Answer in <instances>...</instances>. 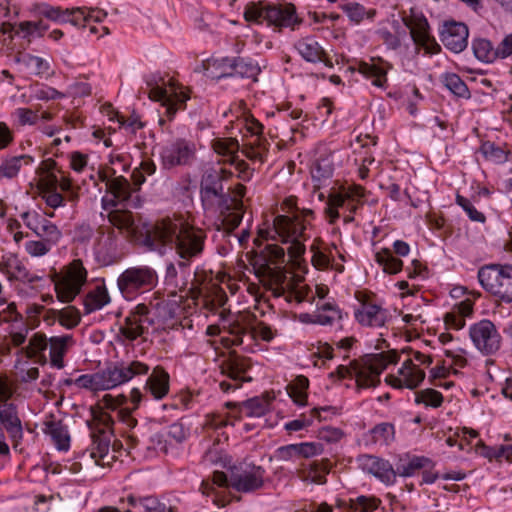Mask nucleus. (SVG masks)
Returning a JSON list of instances; mask_svg holds the SVG:
<instances>
[{"mask_svg":"<svg viewBox=\"0 0 512 512\" xmlns=\"http://www.w3.org/2000/svg\"><path fill=\"white\" fill-rule=\"evenodd\" d=\"M92 443L88 457L95 459L96 464H100L109 455V448L111 443V437L108 431L100 429L97 432H93Z\"/></svg>","mask_w":512,"mask_h":512,"instance_id":"nucleus-26","label":"nucleus"},{"mask_svg":"<svg viewBox=\"0 0 512 512\" xmlns=\"http://www.w3.org/2000/svg\"><path fill=\"white\" fill-rule=\"evenodd\" d=\"M52 247V245L48 244L42 239L37 241H27L25 243V249L27 253L34 257L46 255L52 249Z\"/></svg>","mask_w":512,"mask_h":512,"instance_id":"nucleus-60","label":"nucleus"},{"mask_svg":"<svg viewBox=\"0 0 512 512\" xmlns=\"http://www.w3.org/2000/svg\"><path fill=\"white\" fill-rule=\"evenodd\" d=\"M399 374L402 377L397 379L399 387H406L409 389L418 387L425 378V372L418 367L413 368L412 370H407V368L401 367L399 369Z\"/></svg>","mask_w":512,"mask_h":512,"instance_id":"nucleus-43","label":"nucleus"},{"mask_svg":"<svg viewBox=\"0 0 512 512\" xmlns=\"http://www.w3.org/2000/svg\"><path fill=\"white\" fill-rule=\"evenodd\" d=\"M266 482V470L253 462L242 461L230 467V486L241 493L262 489Z\"/></svg>","mask_w":512,"mask_h":512,"instance_id":"nucleus-8","label":"nucleus"},{"mask_svg":"<svg viewBox=\"0 0 512 512\" xmlns=\"http://www.w3.org/2000/svg\"><path fill=\"white\" fill-rule=\"evenodd\" d=\"M107 190L118 200H128L133 192L131 183L123 176L106 181Z\"/></svg>","mask_w":512,"mask_h":512,"instance_id":"nucleus-37","label":"nucleus"},{"mask_svg":"<svg viewBox=\"0 0 512 512\" xmlns=\"http://www.w3.org/2000/svg\"><path fill=\"white\" fill-rule=\"evenodd\" d=\"M110 302L109 293L105 285L96 286L89 291L84 298V309L86 314L102 309Z\"/></svg>","mask_w":512,"mask_h":512,"instance_id":"nucleus-30","label":"nucleus"},{"mask_svg":"<svg viewBox=\"0 0 512 512\" xmlns=\"http://www.w3.org/2000/svg\"><path fill=\"white\" fill-rule=\"evenodd\" d=\"M295 48L304 60L317 63L323 60L324 49L313 37H305L295 43Z\"/></svg>","mask_w":512,"mask_h":512,"instance_id":"nucleus-28","label":"nucleus"},{"mask_svg":"<svg viewBox=\"0 0 512 512\" xmlns=\"http://www.w3.org/2000/svg\"><path fill=\"white\" fill-rule=\"evenodd\" d=\"M165 284L175 289H179L180 291L185 290L188 286L182 285V275L180 274V276H178L177 267L172 262L166 266Z\"/></svg>","mask_w":512,"mask_h":512,"instance_id":"nucleus-57","label":"nucleus"},{"mask_svg":"<svg viewBox=\"0 0 512 512\" xmlns=\"http://www.w3.org/2000/svg\"><path fill=\"white\" fill-rule=\"evenodd\" d=\"M434 463L431 459L424 456H414L406 465L397 467L396 473L403 477L412 476L416 470L432 469Z\"/></svg>","mask_w":512,"mask_h":512,"instance_id":"nucleus-45","label":"nucleus"},{"mask_svg":"<svg viewBox=\"0 0 512 512\" xmlns=\"http://www.w3.org/2000/svg\"><path fill=\"white\" fill-rule=\"evenodd\" d=\"M402 21L410 30V36L416 45L421 46L430 54L440 52L441 47L432 36L428 20L422 12L411 8L409 15L402 16Z\"/></svg>","mask_w":512,"mask_h":512,"instance_id":"nucleus-13","label":"nucleus"},{"mask_svg":"<svg viewBox=\"0 0 512 512\" xmlns=\"http://www.w3.org/2000/svg\"><path fill=\"white\" fill-rule=\"evenodd\" d=\"M469 336L474 346L483 355L495 354L501 346V336L490 320H481L469 328Z\"/></svg>","mask_w":512,"mask_h":512,"instance_id":"nucleus-14","label":"nucleus"},{"mask_svg":"<svg viewBox=\"0 0 512 512\" xmlns=\"http://www.w3.org/2000/svg\"><path fill=\"white\" fill-rule=\"evenodd\" d=\"M33 96L38 100L49 101L62 99L65 94L49 86L36 87L33 91Z\"/></svg>","mask_w":512,"mask_h":512,"instance_id":"nucleus-59","label":"nucleus"},{"mask_svg":"<svg viewBox=\"0 0 512 512\" xmlns=\"http://www.w3.org/2000/svg\"><path fill=\"white\" fill-rule=\"evenodd\" d=\"M16 62L23 64L35 75H42L50 68L49 63L46 60L28 53H20L16 57Z\"/></svg>","mask_w":512,"mask_h":512,"instance_id":"nucleus-39","label":"nucleus"},{"mask_svg":"<svg viewBox=\"0 0 512 512\" xmlns=\"http://www.w3.org/2000/svg\"><path fill=\"white\" fill-rule=\"evenodd\" d=\"M399 354L395 350H389L378 354L365 356L367 370L355 367V377L358 389L375 387L380 382L379 376L386 369L388 364H396L399 361Z\"/></svg>","mask_w":512,"mask_h":512,"instance_id":"nucleus-9","label":"nucleus"},{"mask_svg":"<svg viewBox=\"0 0 512 512\" xmlns=\"http://www.w3.org/2000/svg\"><path fill=\"white\" fill-rule=\"evenodd\" d=\"M231 193V198L234 200L232 205H229L228 213H219L217 220L219 221L218 230L223 229L227 232L235 230L241 223L245 206L243 197L246 193V187L242 184H237L233 189H228Z\"/></svg>","mask_w":512,"mask_h":512,"instance_id":"nucleus-16","label":"nucleus"},{"mask_svg":"<svg viewBox=\"0 0 512 512\" xmlns=\"http://www.w3.org/2000/svg\"><path fill=\"white\" fill-rule=\"evenodd\" d=\"M379 500L367 497V496H359L354 500H350V509L358 512H372L377 509Z\"/></svg>","mask_w":512,"mask_h":512,"instance_id":"nucleus-54","label":"nucleus"},{"mask_svg":"<svg viewBox=\"0 0 512 512\" xmlns=\"http://www.w3.org/2000/svg\"><path fill=\"white\" fill-rule=\"evenodd\" d=\"M20 217L23 220L26 227L32 230L34 233L38 231L40 225L42 224V221L45 220V217H43L36 211H25L20 215Z\"/></svg>","mask_w":512,"mask_h":512,"instance_id":"nucleus-62","label":"nucleus"},{"mask_svg":"<svg viewBox=\"0 0 512 512\" xmlns=\"http://www.w3.org/2000/svg\"><path fill=\"white\" fill-rule=\"evenodd\" d=\"M469 30L466 24L456 21H446L440 30V40L443 45L454 53L462 52L468 45Z\"/></svg>","mask_w":512,"mask_h":512,"instance_id":"nucleus-18","label":"nucleus"},{"mask_svg":"<svg viewBox=\"0 0 512 512\" xmlns=\"http://www.w3.org/2000/svg\"><path fill=\"white\" fill-rule=\"evenodd\" d=\"M146 388L154 398L162 399L169 391V374L162 367H155L146 381Z\"/></svg>","mask_w":512,"mask_h":512,"instance_id":"nucleus-27","label":"nucleus"},{"mask_svg":"<svg viewBox=\"0 0 512 512\" xmlns=\"http://www.w3.org/2000/svg\"><path fill=\"white\" fill-rule=\"evenodd\" d=\"M249 333L253 339L260 338L263 341H271L275 334L271 327L265 322H258L255 326H244L236 323L231 326L230 334L234 335L233 345L239 346L243 343V336Z\"/></svg>","mask_w":512,"mask_h":512,"instance_id":"nucleus-24","label":"nucleus"},{"mask_svg":"<svg viewBox=\"0 0 512 512\" xmlns=\"http://www.w3.org/2000/svg\"><path fill=\"white\" fill-rule=\"evenodd\" d=\"M232 172L224 169L205 170L200 181V200L205 212L219 214L228 213L229 205L234 203L231 193L224 190L223 181L228 179Z\"/></svg>","mask_w":512,"mask_h":512,"instance_id":"nucleus-3","label":"nucleus"},{"mask_svg":"<svg viewBox=\"0 0 512 512\" xmlns=\"http://www.w3.org/2000/svg\"><path fill=\"white\" fill-rule=\"evenodd\" d=\"M163 169L191 166L196 160V145L185 138H176L167 142L160 151Z\"/></svg>","mask_w":512,"mask_h":512,"instance_id":"nucleus-10","label":"nucleus"},{"mask_svg":"<svg viewBox=\"0 0 512 512\" xmlns=\"http://www.w3.org/2000/svg\"><path fill=\"white\" fill-rule=\"evenodd\" d=\"M335 170L333 153L325 147L317 150V157L311 166V177L313 182L321 183L330 179Z\"/></svg>","mask_w":512,"mask_h":512,"instance_id":"nucleus-22","label":"nucleus"},{"mask_svg":"<svg viewBox=\"0 0 512 512\" xmlns=\"http://www.w3.org/2000/svg\"><path fill=\"white\" fill-rule=\"evenodd\" d=\"M251 368L250 359L239 356L235 351L230 352L229 356L219 364L220 372L223 376L232 382L221 381L219 387L221 391L227 393L241 388L243 382H250L252 378L245 374Z\"/></svg>","mask_w":512,"mask_h":512,"instance_id":"nucleus-12","label":"nucleus"},{"mask_svg":"<svg viewBox=\"0 0 512 512\" xmlns=\"http://www.w3.org/2000/svg\"><path fill=\"white\" fill-rule=\"evenodd\" d=\"M109 224L135 238L151 251L162 253L167 245L175 248L180 258H198L204 251L206 235L200 229L161 219L153 223L128 210H111L107 214Z\"/></svg>","mask_w":512,"mask_h":512,"instance_id":"nucleus-1","label":"nucleus"},{"mask_svg":"<svg viewBox=\"0 0 512 512\" xmlns=\"http://www.w3.org/2000/svg\"><path fill=\"white\" fill-rule=\"evenodd\" d=\"M87 281V271L81 260H73L61 274H55L53 282L59 301L72 302Z\"/></svg>","mask_w":512,"mask_h":512,"instance_id":"nucleus-7","label":"nucleus"},{"mask_svg":"<svg viewBox=\"0 0 512 512\" xmlns=\"http://www.w3.org/2000/svg\"><path fill=\"white\" fill-rule=\"evenodd\" d=\"M157 272L149 266H135L124 270L117 279V286L126 300L151 291L157 286Z\"/></svg>","mask_w":512,"mask_h":512,"instance_id":"nucleus-6","label":"nucleus"},{"mask_svg":"<svg viewBox=\"0 0 512 512\" xmlns=\"http://www.w3.org/2000/svg\"><path fill=\"white\" fill-rule=\"evenodd\" d=\"M416 403H424L426 406L434 408L440 407L443 403V395L432 388L424 389L416 394Z\"/></svg>","mask_w":512,"mask_h":512,"instance_id":"nucleus-50","label":"nucleus"},{"mask_svg":"<svg viewBox=\"0 0 512 512\" xmlns=\"http://www.w3.org/2000/svg\"><path fill=\"white\" fill-rule=\"evenodd\" d=\"M43 431L51 436L59 450H67L69 447L70 437L66 426L62 421L48 420L44 422Z\"/></svg>","mask_w":512,"mask_h":512,"instance_id":"nucleus-29","label":"nucleus"},{"mask_svg":"<svg viewBox=\"0 0 512 512\" xmlns=\"http://www.w3.org/2000/svg\"><path fill=\"white\" fill-rule=\"evenodd\" d=\"M358 71L366 78L372 79V84L378 88H385L387 82L386 71L375 64L359 62Z\"/></svg>","mask_w":512,"mask_h":512,"instance_id":"nucleus-38","label":"nucleus"},{"mask_svg":"<svg viewBox=\"0 0 512 512\" xmlns=\"http://www.w3.org/2000/svg\"><path fill=\"white\" fill-rule=\"evenodd\" d=\"M268 150V141L265 138L259 137L256 138L254 143H251L249 146L245 147L243 152L249 159L263 162L265 160L266 154L268 153Z\"/></svg>","mask_w":512,"mask_h":512,"instance_id":"nucleus-49","label":"nucleus"},{"mask_svg":"<svg viewBox=\"0 0 512 512\" xmlns=\"http://www.w3.org/2000/svg\"><path fill=\"white\" fill-rule=\"evenodd\" d=\"M166 436L170 445L182 444L190 436V427L184 423L183 419H180L167 427Z\"/></svg>","mask_w":512,"mask_h":512,"instance_id":"nucleus-46","label":"nucleus"},{"mask_svg":"<svg viewBox=\"0 0 512 512\" xmlns=\"http://www.w3.org/2000/svg\"><path fill=\"white\" fill-rule=\"evenodd\" d=\"M269 411V402L260 398L254 397L246 400L242 404L241 413L250 418H260Z\"/></svg>","mask_w":512,"mask_h":512,"instance_id":"nucleus-40","label":"nucleus"},{"mask_svg":"<svg viewBox=\"0 0 512 512\" xmlns=\"http://www.w3.org/2000/svg\"><path fill=\"white\" fill-rule=\"evenodd\" d=\"M456 203L466 212L471 221L485 223L486 216L478 211L468 198L457 194Z\"/></svg>","mask_w":512,"mask_h":512,"instance_id":"nucleus-52","label":"nucleus"},{"mask_svg":"<svg viewBox=\"0 0 512 512\" xmlns=\"http://www.w3.org/2000/svg\"><path fill=\"white\" fill-rule=\"evenodd\" d=\"M13 262L15 265L12 264V268L14 267L15 272H8L10 280L15 279L22 282L34 283L42 279L41 276L30 274V272L20 262H18L17 259H14Z\"/></svg>","mask_w":512,"mask_h":512,"instance_id":"nucleus-55","label":"nucleus"},{"mask_svg":"<svg viewBox=\"0 0 512 512\" xmlns=\"http://www.w3.org/2000/svg\"><path fill=\"white\" fill-rule=\"evenodd\" d=\"M375 261L382 266L386 274H397L403 268V261L393 256L389 248H382L375 253Z\"/></svg>","mask_w":512,"mask_h":512,"instance_id":"nucleus-36","label":"nucleus"},{"mask_svg":"<svg viewBox=\"0 0 512 512\" xmlns=\"http://www.w3.org/2000/svg\"><path fill=\"white\" fill-rule=\"evenodd\" d=\"M220 65L229 68L230 71L222 72L217 76L218 79L238 75L240 77L253 78L256 80V76L261 71L259 65L250 58H223Z\"/></svg>","mask_w":512,"mask_h":512,"instance_id":"nucleus-20","label":"nucleus"},{"mask_svg":"<svg viewBox=\"0 0 512 512\" xmlns=\"http://www.w3.org/2000/svg\"><path fill=\"white\" fill-rule=\"evenodd\" d=\"M441 83L456 97L469 99L470 91L466 83L455 73H444L440 76Z\"/></svg>","mask_w":512,"mask_h":512,"instance_id":"nucleus-35","label":"nucleus"},{"mask_svg":"<svg viewBox=\"0 0 512 512\" xmlns=\"http://www.w3.org/2000/svg\"><path fill=\"white\" fill-rule=\"evenodd\" d=\"M472 50L475 57L485 63H493L495 60L500 59L498 45L494 47L492 42L486 38L473 39Z\"/></svg>","mask_w":512,"mask_h":512,"instance_id":"nucleus-31","label":"nucleus"},{"mask_svg":"<svg viewBox=\"0 0 512 512\" xmlns=\"http://www.w3.org/2000/svg\"><path fill=\"white\" fill-rule=\"evenodd\" d=\"M22 161H25L26 164L32 163L33 158L29 155H21L5 160L0 165V178L11 179L15 177L21 168Z\"/></svg>","mask_w":512,"mask_h":512,"instance_id":"nucleus-44","label":"nucleus"},{"mask_svg":"<svg viewBox=\"0 0 512 512\" xmlns=\"http://www.w3.org/2000/svg\"><path fill=\"white\" fill-rule=\"evenodd\" d=\"M48 29L49 26L45 24L42 20H39L37 22L24 21L19 24V31H21L24 34V38H27L32 35L43 36Z\"/></svg>","mask_w":512,"mask_h":512,"instance_id":"nucleus-53","label":"nucleus"},{"mask_svg":"<svg viewBox=\"0 0 512 512\" xmlns=\"http://www.w3.org/2000/svg\"><path fill=\"white\" fill-rule=\"evenodd\" d=\"M74 383L80 387L90 390H103L99 371L94 374H84L79 376Z\"/></svg>","mask_w":512,"mask_h":512,"instance_id":"nucleus-56","label":"nucleus"},{"mask_svg":"<svg viewBox=\"0 0 512 512\" xmlns=\"http://www.w3.org/2000/svg\"><path fill=\"white\" fill-rule=\"evenodd\" d=\"M357 462L361 470L378 478L385 484H393L397 475L388 460L377 456L364 454L358 457Z\"/></svg>","mask_w":512,"mask_h":512,"instance_id":"nucleus-19","label":"nucleus"},{"mask_svg":"<svg viewBox=\"0 0 512 512\" xmlns=\"http://www.w3.org/2000/svg\"><path fill=\"white\" fill-rule=\"evenodd\" d=\"M370 434L374 443L388 445L394 440L395 430L393 424L383 422L374 426L370 430Z\"/></svg>","mask_w":512,"mask_h":512,"instance_id":"nucleus-48","label":"nucleus"},{"mask_svg":"<svg viewBox=\"0 0 512 512\" xmlns=\"http://www.w3.org/2000/svg\"><path fill=\"white\" fill-rule=\"evenodd\" d=\"M128 503L137 512H166L167 507L164 503L160 502L155 496H134L129 495Z\"/></svg>","mask_w":512,"mask_h":512,"instance_id":"nucleus-32","label":"nucleus"},{"mask_svg":"<svg viewBox=\"0 0 512 512\" xmlns=\"http://www.w3.org/2000/svg\"><path fill=\"white\" fill-rule=\"evenodd\" d=\"M481 154L489 161L496 164H503L508 161L509 151H505L500 146H497L494 142L485 141L480 146Z\"/></svg>","mask_w":512,"mask_h":512,"instance_id":"nucleus-42","label":"nucleus"},{"mask_svg":"<svg viewBox=\"0 0 512 512\" xmlns=\"http://www.w3.org/2000/svg\"><path fill=\"white\" fill-rule=\"evenodd\" d=\"M216 153L232 157V161L236 159L235 155L239 150V143L234 138L217 139L213 143Z\"/></svg>","mask_w":512,"mask_h":512,"instance_id":"nucleus-51","label":"nucleus"},{"mask_svg":"<svg viewBox=\"0 0 512 512\" xmlns=\"http://www.w3.org/2000/svg\"><path fill=\"white\" fill-rule=\"evenodd\" d=\"M0 424L3 425L14 442L22 440V422L18 416L17 406L14 403L5 402L0 406Z\"/></svg>","mask_w":512,"mask_h":512,"instance_id":"nucleus-23","label":"nucleus"},{"mask_svg":"<svg viewBox=\"0 0 512 512\" xmlns=\"http://www.w3.org/2000/svg\"><path fill=\"white\" fill-rule=\"evenodd\" d=\"M244 19L247 22L262 24L265 20L269 26H274L277 31L283 28L295 30L302 23V19L296 14L293 4H266L251 2L246 5Z\"/></svg>","mask_w":512,"mask_h":512,"instance_id":"nucleus-4","label":"nucleus"},{"mask_svg":"<svg viewBox=\"0 0 512 512\" xmlns=\"http://www.w3.org/2000/svg\"><path fill=\"white\" fill-rule=\"evenodd\" d=\"M177 260L175 265L178 266L180 274L182 275V285H188L196 273H191L190 265L195 258H180Z\"/></svg>","mask_w":512,"mask_h":512,"instance_id":"nucleus-64","label":"nucleus"},{"mask_svg":"<svg viewBox=\"0 0 512 512\" xmlns=\"http://www.w3.org/2000/svg\"><path fill=\"white\" fill-rule=\"evenodd\" d=\"M296 447H297L299 456H303L305 458L319 455L323 451L322 444L316 443V442L299 443V444H296Z\"/></svg>","mask_w":512,"mask_h":512,"instance_id":"nucleus-63","label":"nucleus"},{"mask_svg":"<svg viewBox=\"0 0 512 512\" xmlns=\"http://www.w3.org/2000/svg\"><path fill=\"white\" fill-rule=\"evenodd\" d=\"M49 344L51 365L57 369L63 368V358L67 353L69 346L74 344L73 336L70 334L53 336L49 339Z\"/></svg>","mask_w":512,"mask_h":512,"instance_id":"nucleus-25","label":"nucleus"},{"mask_svg":"<svg viewBox=\"0 0 512 512\" xmlns=\"http://www.w3.org/2000/svg\"><path fill=\"white\" fill-rule=\"evenodd\" d=\"M317 313L312 315L311 322L320 325H332L336 319H342L341 310L334 303L317 304Z\"/></svg>","mask_w":512,"mask_h":512,"instance_id":"nucleus-33","label":"nucleus"},{"mask_svg":"<svg viewBox=\"0 0 512 512\" xmlns=\"http://www.w3.org/2000/svg\"><path fill=\"white\" fill-rule=\"evenodd\" d=\"M354 315L362 326L371 328L383 327L390 316L387 309L369 302L362 303Z\"/></svg>","mask_w":512,"mask_h":512,"instance_id":"nucleus-21","label":"nucleus"},{"mask_svg":"<svg viewBox=\"0 0 512 512\" xmlns=\"http://www.w3.org/2000/svg\"><path fill=\"white\" fill-rule=\"evenodd\" d=\"M146 331L143 320L135 316H127L124 325L120 327V333L128 340L134 341Z\"/></svg>","mask_w":512,"mask_h":512,"instance_id":"nucleus-41","label":"nucleus"},{"mask_svg":"<svg viewBox=\"0 0 512 512\" xmlns=\"http://www.w3.org/2000/svg\"><path fill=\"white\" fill-rule=\"evenodd\" d=\"M146 84L149 88V98L153 101L161 102L166 107V114L170 119L174 117L179 109L185 108L189 97L184 92L174 91L169 93L166 87L158 84L156 76H151V78L147 79Z\"/></svg>","mask_w":512,"mask_h":512,"instance_id":"nucleus-15","label":"nucleus"},{"mask_svg":"<svg viewBox=\"0 0 512 512\" xmlns=\"http://www.w3.org/2000/svg\"><path fill=\"white\" fill-rule=\"evenodd\" d=\"M49 340L45 334L35 333L29 340L28 348L31 356L43 354L48 346Z\"/></svg>","mask_w":512,"mask_h":512,"instance_id":"nucleus-58","label":"nucleus"},{"mask_svg":"<svg viewBox=\"0 0 512 512\" xmlns=\"http://www.w3.org/2000/svg\"><path fill=\"white\" fill-rule=\"evenodd\" d=\"M285 204L291 215H278L274 219V228L282 243H290L287 253L297 264L305 254L304 242L310 238L306 230L311 227L315 212L312 209H299L294 198L286 199Z\"/></svg>","mask_w":512,"mask_h":512,"instance_id":"nucleus-2","label":"nucleus"},{"mask_svg":"<svg viewBox=\"0 0 512 512\" xmlns=\"http://www.w3.org/2000/svg\"><path fill=\"white\" fill-rule=\"evenodd\" d=\"M342 10L347 14V16L354 22H360L365 15V8L363 5L355 2L346 3L341 6Z\"/></svg>","mask_w":512,"mask_h":512,"instance_id":"nucleus-61","label":"nucleus"},{"mask_svg":"<svg viewBox=\"0 0 512 512\" xmlns=\"http://www.w3.org/2000/svg\"><path fill=\"white\" fill-rule=\"evenodd\" d=\"M35 234L52 246L57 245L62 238L61 230L46 218L44 221H42V224Z\"/></svg>","mask_w":512,"mask_h":512,"instance_id":"nucleus-47","label":"nucleus"},{"mask_svg":"<svg viewBox=\"0 0 512 512\" xmlns=\"http://www.w3.org/2000/svg\"><path fill=\"white\" fill-rule=\"evenodd\" d=\"M482 288L505 303L512 302V265L489 264L477 274Z\"/></svg>","mask_w":512,"mask_h":512,"instance_id":"nucleus-5","label":"nucleus"},{"mask_svg":"<svg viewBox=\"0 0 512 512\" xmlns=\"http://www.w3.org/2000/svg\"><path fill=\"white\" fill-rule=\"evenodd\" d=\"M149 366L140 361L111 362L99 371L103 390H110L131 380L136 375H145Z\"/></svg>","mask_w":512,"mask_h":512,"instance_id":"nucleus-11","label":"nucleus"},{"mask_svg":"<svg viewBox=\"0 0 512 512\" xmlns=\"http://www.w3.org/2000/svg\"><path fill=\"white\" fill-rule=\"evenodd\" d=\"M48 314L49 315L46 318L47 321L51 320V323H54V321L58 318L60 324L67 329L76 327L81 320L79 311L72 306L59 311L49 310Z\"/></svg>","mask_w":512,"mask_h":512,"instance_id":"nucleus-34","label":"nucleus"},{"mask_svg":"<svg viewBox=\"0 0 512 512\" xmlns=\"http://www.w3.org/2000/svg\"><path fill=\"white\" fill-rule=\"evenodd\" d=\"M35 12L38 16L45 17L57 24L70 23L75 27H80L81 21L85 20L80 7L63 9L60 6L40 3L35 6Z\"/></svg>","mask_w":512,"mask_h":512,"instance_id":"nucleus-17","label":"nucleus"}]
</instances>
